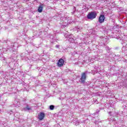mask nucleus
<instances>
[{
	"label": "nucleus",
	"mask_w": 127,
	"mask_h": 127,
	"mask_svg": "<svg viewBox=\"0 0 127 127\" xmlns=\"http://www.w3.org/2000/svg\"><path fill=\"white\" fill-rule=\"evenodd\" d=\"M107 49H108V50H110V48L109 47H107Z\"/></svg>",
	"instance_id": "nucleus-14"
},
{
	"label": "nucleus",
	"mask_w": 127,
	"mask_h": 127,
	"mask_svg": "<svg viewBox=\"0 0 127 127\" xmlns=\"http://www.w3.org/2000/svg\"><path fill=\"white\" fill-rule=\"evenodd\" d=\"M64 60L61 59L58 61V66L59 67H62L63 65L64 64Z\"/></svg>",
	"instance_id": "nucleus-5"
},
{
	"label": "nucleus",
	"mask_w": 127,
	"mask_h": 127,
	"mask_svg": "<svg viewBox=\"0 0 127 127\" xmlns=\"http://www.w3.org/2000/svg\"><path fill=\"white\" fill-rule=\"evenodd\" d=\"M99 112H100V110H96V112L95 114H96V115H98V114H99Z\"/></svg>",
	"instance_id": "nucleus-11"
},
{
	"label": "nucleus",
	"mask_w": 127,
	"mask_h": 127,
	"mask_svg": "<svg viewBox=\"0 0 127 127\" xmlns=\"http://www.w3.org/2000/svg\"><path fill=\"white\" fill-rule=\"evenodd\" d=\"M112 114V112H109V114L111 115Z\"/></svg>",
	"instance_id": "nucleus-15"
},
{
	"label": "nucleus",
	"mask_w": 127,
	"mask_h": 127,
	"mask_svg": "<svg viewBox=\"0 0 127 127\" xmlns=\"http://www.w3.org/2000/svg\"><path fill=\"white\" fill-rule=\"evenodd\" d=\"M24 111L26 112V111H31V108L29 107L28 105H27L26 107L24 108Z\"/></svg>",
	"instance_id": "nucleus-8"
},
{
	"label": "nucleus",
	"mask_w": 127,
	"mask_h": 127,
	"mask_svg": "<svg viewBox=\"0 0 127 127\" xmlns=\"http://www.w3.org/2000/svg\"><path fill=\"white\" fill-rule=\"evenodd\" d=\"M44 117H45V114L43 112H41L40 114L39 115V120L40 121H42L44 119Z\"/></svg>",
	"instance_id": "nucleus-6"
},
{
	"label": "nucleus",
	"mask_w": 127,
	"mask_h": 127,
	"mask_svg": "<svg viewBox=\"0 0 127 127\" xmlns=\"http://www.w3.org/2000/svg\"><path fill=\"white\" fill-rule=\"evenodd\" d=\"M73 8H74V10L73 11V12L71 13H72V14L74 13V12H75V10H76V7H74Z\"/></svg>",
	"instance_id": "nucleus-13"
},
{
	"label": "nucleus",
	"mask_w": 127,
	"mask_h": 127,
	"mask_svg": "<svg viewBox=\"0 0 127 127\" xmlns=\"http://www.w3.org/2000/svg\"><path fill=\"white\" fill-rule=\"evenodd\" d=\"M64 36L65 37L66 40H68L69 42H70V43H74V42H75V40H74V39H73V38H72L71 35H68L67 34H65Z\"/></svg>",
	"instance_id": "nucleus-3"
},
{
	"label": "nucleus",
	"mask_w": 127,
	"mask_h": 127,
	"mask_svg": "<svg viewBox=\"0 0 127 127\" xmlns=\"http://www.w3.org/2000/svg\"><path fill=\"white\" fill-rule=\"evenodd\" d=\"M82 28H81V27H80L79 26H77L76 27V30H77V32L81 31V30H82Z\"/></svg>",
	"instance_id": "nucleus-9"
},
{
	"label": "nucleus",
	"mask_w": 127,
	"mask_h": 127,
	"mask_svg": "<svg viewBox=\"0 0 127 127\" xmlns=\"http://www.w3.org/2000/svg\"><path fill=\"white\" fill-rule=\"evenodd\" d=\"M54 108H55V106L54 105H51L50 106V109L52 111L53 110H54Z\"/></svg>",
	"instance_id": "nucleus-10"
},
{
	"label": "nucleus",
	"mask_w": 127,
	"mask_h": 127,
	"mask_svg": "<svg viewBox=\"0 0 127 127\" xmlns=\"http://www.w3.org/2000/svg\"><path fill=\"white\" fill-rule=\"evenodd\" d=\"M56 48H59V47H60V45H57L56 46Z\"/></svg>",
	"instance_id": "nucleus-12"
},
{
	"label": "nucleus",
	"mask_w": 127,
	"mask_h": 127,
	"mask_svg": "<svg viewBox=\"0 0 127 127\" xmlns=\"http://www.w3.org/2000/svg\"><path fill=\"white\" fill-rule=\"evenodd\" d=\"M97 17V12L96 11H91L87 15V18L88 19L93 20Z\"/></svg>",
	"instance_id": "nucleus-1"
},
{
	"label": "nucleus",
	"mask_w": 127,
	"mask_h": 127,
	"mask_svg": "<svg viewBox=\"0 0 127 127\" xmlns=\"http://www.w3.org/2000/svg\"><path fill=\"white\" fill-rule=\"evenodd\" d=\"M105 15L104 14H101L100 15L99 18V22L100 23H103L105 21Z\"/></svg>",
	"instance_id": "nucleus-4"
},
{
	"label": "nucleus",
	"mask_w": 127,
	"mask_h": 127,
	"mask_svg": "<svg viewBox=\"0 0 127 127\" xmlns=\"http://www.w3.org/2000/svg\"><path fill=\"white\" fill-rule=\"evenodd\" d=\"M57 0V1H59V0Z\"/></svg>",
	"instance_id": "nucleus-16"
},
{
	"label": "nucleus",
	"mask_w": 127,
	"mask_h": 127,
	"mask_svg": "<svg viewBox=\"0 0 127 127\" xmlns=\"http://www.w3.org/2000/svg\"><path fill=\"white\" fill-rule=\"evenodd\" d=\"M43 10V4L41 3L38 7V12H42Z\"/></svg>",
	"instance_id": "nucleus-7"
},
{
	"label": "nucleus",
	"mask_w": 127,
	"mask_h": 127,
	"mask_svg": "<svg viewBox=\"0 0 127 127\" xmlns=\"http://www.w3.org/2000/svg\"><path fill=\"white\" fill-rule=\"evenodd\" d=\"M86 78H87V72H83L81 74V77L79 80L80 83L82 84H85V81H86Z\"/></svg>",
	"instance_id": "nucleus-2"
}]
</instances>
